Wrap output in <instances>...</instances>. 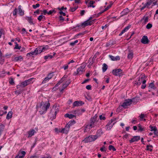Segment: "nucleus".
Masks as SVG:
<instances>
[{
	"mask_svg": "<svg viewBox=\"0 0 158 158\" xmlns=\"http://www.w3.org/2000/svg\"><path fill=\"white\" fill-rule=\"evenodd\" d=\"M140 139V136H135L133 137L130 140V143H132L135 141H138Z\"/></svg>",
	"mask_w": 158,
	"mask_h": 158,
	"instance_id": "nucleus-15",
	"label": "nucleus"
},
{
	"mask_svg": "<svg viewBox=\"0 0 158 158\" xmlns=\"http://www.w3.org/2000/svg\"><path fill=\"white\" fill-rule=\"evenodd\" d=\"M122 73V70L120 69L113 70L112 73L115 76H120Z\"/></svg>",
	"mask_w": 158,
	"mask_h": 158,
	"instance_id": "nucleus-4",
	"label": "nucleus"
},
{
	"mask_svg": "<svg viewBox=\"0 0 158 158\" xmlns=\"http://www.w3.org/2000/svg\"><path fill=\"white\" fill-rule=\"evenodd\" d=\"M109 56L112 60L114 61L119 60L120 59V57L118 56L114 57L111 55H109Z\"/></svg>",
	"mask_w": 158,
	"mask_h": 158,
	"instance_id": "nucleus-18",
	"label": "nucleus"
},
{
	"mask_svg": "<svg viewBox=\"0 0 158 158\" xmlns=\"http://www.w3.org/2000/svg\"><path fill=\"white\" fill-rule=\"evenodd\" d=\"M95 2L94 1H90L88 5V7H92L93 8L95 7V6L93 5L94 3H95Z\"/></svg>",
	"mask_w": 158,
	"mask_h": 158,
	"instance_id": "nucleus-19",
	"label": "nucleus"
},
{
	"mask_svg": "<svg viewBox=\"0 0 158 158\" xmlns=\"http://www.w3.org/2000/svg\"><path fill=\"white\" fill-rule=\"evenodd\" d=\"M116 118H113V119H112L110 120V121L111 122V123H113V122H115L116 121Z\"/></svg>",
	"mask_w": 158,
	"mask_h": 158,
	"instance_id": "nucleus-61",
	"label": "nucleus"
},
{
	"mask_svg": "<svg viewBox=\"0 0 158 158\" xmlns=\"http://www.w3.org/2000/svg\"><path fill=\"white\" fill-rule=\"evenodd\" d=\"M40 6V4L39 3H37L36 5H32V7L34 9H36L37 7H39Z\"/></svg>",
	"mask_w": 158,
	"mask_h": 158,
	"instance_id": "nucleus-46",
	"label": "nucleus"
},
{
	"mask_svg": "<svg viewBox=\"0 0 158 158\" xmlns=\"http://www.w3.org/2000/svg\"><path fill=\"white\" fill-rule=\"evenodd\" d=\"M59 109L58 108H56V105H54L52 107L50 113V114H52L54 115L53 116V118H56V116L57 113L59 111Z\"/></svg>",
	"mask_w": 158,
	"mask_h": 158,
	"instance_id": "nucleus-3",
	"label": "nucleus"
},
{
	"mask_svg": "<svg viewBox=\"0 0 158 158\" xmlns=\"http://www.w3.org/2000/svg\"><path fill=\"white\" fill-rule=\"evenodd\" d=\"M133 52L132 51H129V53L128 54L127 56V58L129 59H132L133 57Z\"/></svg>",
	"mask_w": 158,
	"mask_h": 158,
	"instance_id": "nucleus-26",
	"label": "nucleus"
},
{
	"mask_svg": "<svg viewBox=\"0 0 158 158\" xmlns=\"http://www.w3.org/2000/svg\"><path fill=\"white\" fill-rule=\"evenodd\" d=\"M27 20L31 24H34V23L32 22V19L31 17H27Z\"/></svg>",
	"mask_w": 158,
	"mask_h": 158,
	"instance_id": "nucleus-35",
	"label": "nucleus"
},
{
	"mask_svg": "<svg viewBox=\"0 0 158 158\" xmlns=\"http://www.w3.org/2000/svg\"><path fill=\"white\" fill-rule=\"evenodd\" d=\"M149 87H151L152 88H154V83H151L149 84Z\"/></svg>",
	"mask_w": 158,
	"mask_h": 158,
	"instance_id": "nucleus-51",
	"label": "nucleus"
},
{
	"mask_svg": "<svg viewBox=\"0 0 158 158\" xmlns=\"http://www.w3.org/2000/svg\"><path fill=\"white\" fill-rule=\"evenodd\" d=\"M15 43L16 44L14 48V49H20L21 48V46H19L18 44L16 42H15Z\"/></svg>",
	"mask_w": 158,
	"mask_h": 158,
	"instance_id": "nucleus-37",
	"label": "nucleus"
},
{
	"mask_svg": "<svg viewBox=\"0 0 158 158\" xmlns=\"http://www.w3.org/2000/svg\"><path fill=\"white\" fill-rule=\"evenodd\" d=\"M98 116L95 114L93 117L90 118V123L87 126V128L89 127V129H90L92 127H94L95 126V123L96 122V120Z\"/></svg>",
	"mask_w": 158,
	"mask_h": 158,
	"instance_id": "nucleus-1",
	"label": "nucleus"
},
{
	"mask_svg": "<svg viewBox=\"0 0 158 158\" xmlns=\"http://www.w3.org/2000/svg\"><path fill=\"white\" fill-rule=\"evenodd\" d=\"M149 127L151 128V131H154V133L155 134H156L157 131V129L156 127H154L151 125Z\"/></svg>",
	"mask_w": 158,
	"mask_h": 158,
	"instance_id": "nucleus-32",
	"label": "nucleus"
},
{
	"mask_svg": "<svg viewBox=\"0 0 158 158\" xmlns=\"http://www.w3.org/2000/svg\"><path fill=\"white\" fill-rule=\"evenodd\" d=\"M92 24L91 22H88V20H86L85 21L84 23H82L80 26H78V27L81 26L83 28L85 27L91 25Z\"/></svg>",
	"mask_w": 158,
	"mask_h": 158,
	"instance_id": "nucleus-12",
	"label": "nucleus"
},
{
	"mask_svg": "<svg viewBox=\"0 0 158 158\" xmlns=\"http://www.w3.org/2000/svg\"><path fill=\"white\" fill-rule=\"evenodd\" d=\"M115 123V122L112 123H111V122L110 121L106 126L107 129L108 130H110L111 129Z\"/></svg>",
	"mask_w": 158,
	"mask_h": 158,
	"instance_id": "nucleus-16",
	"label": "nucleus"
},
{
	"mask_svg": "<svg viewBox=\"0 0 158 158\" xmlns=\"http://www.w3.org/2000/svg\"><path fill=\"white\" fill-rule=\"evenodd\" d=\"M75 123V121L73 119H72L66 125H67V126H69V128H70V126L74 124Z\"/></svg>",
	"mask_w": 158,
	"mask_h": 158,
	"instance_id": "nucleus-24",
	"label": "nucleus"
},
{
	"mask_svg": "<svg viewBox=\"0 0 158 158\" xmlns=\"http://www.w3.org/2000/svg\"><path fill=\"white\" fill-rule=\"evenodd\" d=\"M53 56H52L51 55L46 56H44V59L45 60H47V59L49 58L50 59H52V58Z\"/></svg>",
	"mask_w": 158,
	"mask_h": 158,
	"instance_id": "nucleus-41",
	"label": "nucleus"
},
{
	"mask_svg": "<svg viewBox=\"0 0 158 158\" xmlns=\"http://www.w3.org/2000/svg\"><path fill=\"white\" fill-rule=\"evenodd\" d=\"M85 67V65H83L80 66L77 69V74H82V72L84 71V69Z\"/></svg>",
	"mask_w": 158,
	"mask_h": 158,
	"instance_id": "nucleus-8",
	"label": "nucleus"
},
{
	"mask_svg": "<svg viewBox=\"0 0 158 158\" xmlns=\"http://www.w3.org/2000/svg\"><path fill=\"white\" fill-rule=\"evenodd\" d=\"M146 82V80H141L139 78L137 81H135L134 83L135 85H140L141 82H142L143 84H144Z\"/></svg>",
	"mask_w": 158,
	"mask_h": 158,
	"instance_id": "nucleus-11",
	"label": "nucleus"
},
{
	"mask_svg": "<svg viewBox=\"0 0 158 158\" xmlns=\"http://www.w3.org/2000/svg\"><path fill=\"white\" fill-rule=\"evenodd\" d=\"M105 146H103V147L101 148L100 149V150L102 151V152H103V151H106V150L105 149Z\"/></svg>",
	"mask_w": 158,
	"mask_h": 158,
	"instance_id": "nucleus-62",
	"label": "nucleus"
},
{
	"mask_svg": "<svg viewBox=\"0 0 158 158\" xmlns=\"http://www.w3.org/2000/svg\"><path fill=\"white\" fill-rule=\"evenodd\" d=\"M41 158H52L51 157L48 155L44 156Z\"/></svg>",
	"mask_w": 158,
	"mask_h": 158,
	"instance_id": "nucleus-57",
	"label": "nucleus"
},
{
	"mask_svg": "<svg viewBox=\"0 0 158 158\" xmlns=\"http://www.w3.org/2000/svg\"><path fill=\"white\" fill-rule=\"evenodd\" d=\"M152 24L150 23H148L146 26V27L147 29H149L152 27Z\"/></svg>",
	"mask_w": 158,
	"mask_h": 158,
	"instance_id": "nucleus-42",
	"label": "nucleus"
},
{
	"mask_svg": "<svg viewBox=\"0 0 158 158\" xmlns=\"http://www.w3.org/2000/svg\"><path fill=\"white\" fill-rule=\"evenodd\" d=\"M132 103L131 99H128L125 100L124 102L122 105V106L126 108L127 106L130 105Z\"/></svg>",
	"mask_w": 158,
	"mask_h": 158,
	"instance_id": "nucleus-5",
	"label": "nucleus"
},
{
	"mask_svg": "<svg viewBox=\"0 0 158 158\" xmlns=\"http://www.w3.org/2000/svg\"><path fill=\"white\" fill-rule=\"evenodd\" d=\"M84 104V103L81 101H77L74 102L73 103V107H74L75 106H81Z\"/></svg>",
	"mask_w": 158,
	"mask_h": 158,
	"instance_id": "nucleus-6",
	"label": "nucleus"
},
{
	"mask_svg": "<svg viewBox=\"0 0 158 158\" xmlns=\"http://www.w3.org/2000/svg\"><path fill=\"white\" fill-rule=\"evenodd\" d=\"M86 88L88 90L91 89V86L90 85H88L86 86Z\"/></svg>",
	"mask_w": 158,
	"mask_h": 158,
	"instance_id": "nucleus-60",
	"label": "nucleus"
},
{
	"mask_svg": "<svg viewBox=\"0 0 158 158\" xmlns=\"http://www.w3.org/2000/svg\"><path fill=\"white\" fill-rule=\"evenodd\" d=\"M37 48L35 49L33 51V52H31L30 53H28L27 54V56H31L32 55H37L38 54H39L38 52L37 51Z\"/></svg>",
	"mask_w": 158,
	"mask_h": 158,
	"instance_id": "nucleus-17",
	"label": "nucleus"
},
{
	"mask_svg": "<svg viewBox=\"0 0 158 158\" xmlns=\"http://www.w3.org/2000/svg\"><path fill=\"white\" fill-rule=\"evenodd\" d=\"M16 87L17 89H23V86L21 84V83L20 85H18Z\"/></svg>",
	"mask_w": 158,
	"mask_h": 158,
	"instance_id": "nucleus-48",
	"label": "nucleus"
},
{
	"mask_svg": "<svg viewBox=\"0 0 158 158\" xmlns=\"http://www.w3.org/2000/svg\"><path fill=\"white\" fill-rule=\"evenodd\" d=\"M64 117L66 118H69L70 119H72L75 117L76 116L71 114H66L64 115Z\"/></svg>",
	"mask_w": 158,
	"mask_h": 158,
	"instance_id": "nucleus-20",
	"label": "nucleus"
},
{
	"mask_svg": "<svg viewBox=\"0 0 158 158\" xmlns=\"http://www.w3.org/2000/svg\"><path fill=\"white\" fill-rule=\"evenodd\" d=\"M12 111H9L6 117V118L7 119H9V118H11L12 117Z\"/></svg>",
	"mask_w": 158,
	"mask_h": 158,
	"instance_id": "nucleus-31",
	"label": "nucleus"
},
{
	"mask_svg": "<svg viewBox=\"0 0 158 158\" xmlns=\"http://www.w3.org/2000/svg\"><path fill=\"white\" fill-rule=\"evenodd\" d=\"M48 48V46H46L45 47H40L37 48V50L38 52H39V53H40L44 51L45 50Z\"/></svg>",
	"mask_w": 158,
	"mask_h": 158,
	"instance_id": "nucleus-9",
	"label": "nucleus"
},
{
	"mask_svg": "<svg viewBox=\"0 0 158 158\" xmlns=\"http://www.w3.org/2000/svg\"><path fill=\"white\" fill-rule=\"evenodd\" d=\"M44 18L45 19V17L44 16H43V15H40L39 16V17L38 18V19L40 21L42 19Z\"/></svg>",
	"mask_w": 158,
	"mask_h": 158,
	"instance_id": "nucleus-44",
	"label": "nucleus"
},
{
	"mask_svg": "<svg viewBox=\"0 0 158 158\" xmlns=\"http://www.w3.org/2000/svg\"><path fill=\"white\" fill-rule=\"evenodd\" d=\"M60 18V20L62 21V22L64 21V18L62 17V16L60 15L59 16Z\"/></svg>",
	"mask_w": 158,
	"mask_h": 158,
	"instance_id": "nucleus-63",
	"label": "nucleus"
},
{
	"mask_svg": "<svg viewBox=\"0 0 158 158\" xmlns=\"http://www.w3.org/2000/svg\"><path fill=\"white\" fill-rule=\"evenodd\" d=\"M129 12V9L128 8H126L123 10L122 13L123 15H127Z\"/></svg>",
	"mask_w": 158,
	"mask_h": 158,
	"instance_id": "nucleus-25",
	"label": "nucleus"
},
{
	"mask_svg": "<svg viewBox=\"0 0 158 158\" xmlns=\"http://www.w3.org/2000/svg\"><path fill=\"white\" fill-rule=\"evenodd\" d=\"M148 16H147L146 17H143L141 20V21H143V23L145 24L148 22Z\"/></svg>",
	"mask_w": 158,
	"mask_h": 158,
	"instance_id": "nucleus-22",
	"label": "nucleus"
},
{
	"mask_svg": "<svg viewBox=\"0 0 158 158\" xmlns=\"http://www.w3.org/2000/svg\"><path fill=\"white\" fill-rule=\"evenodd\" d=\"M35 132V130L32 129L29 131L28 133L29 134L28 137H31L34 135V133Z\"/></svg>",
	"mask_w": 158,
	"mask_h": 158,
	"instance_id": "nucleus-23",
	"label": "nucleus"
},
{
	"mask_svg": "<svg viewBox=\"0 0 158 158\" xmlns=\"http://www.w3.org/2000/svg\"><path fill=\"white\" fill-rule=\"evenodd\" d=\"M23 60V58L21 56L16 57L14 58V60L16 61L19 60L21 61Z\"/></svg>",
	"mask_w": 158,
	"mask_h": 158,
	"instance_id": "nucleus-27",
	"label": "nucleus"
},
{
	"mask_svg": "<svg viewBox=\"0 0 158 158\" xmlns=\"http://www.w3.org/2000/svg\"><path fill=\"white\" fill-rule=\"evenodd\" d=\"M91 60V58H90L88 60L89 62V63L88 66H89V67L91 66L94 62L93 60V59H92L91 61H90Z\"/></svg>",
	"mask_w": 158,
	"mask_h": 158,
	"instance_id": "nucleus-39",
	"label": "nucleus"
},
{
	"mask_svg": "<svg viewBox=\"0 0 158 158\" xmlns=\"http://www.w3.org/2000/svg\"><path fill=\"white\" fill-rule=\"evenodd\" d=\"M4 61V56L0 57V64H2Z\"/></svg>",
	"mask_w": 158,
	"mask_h": 158,
	"instance_id": "nucleus-43",
	"label": "nucleus"
},
{
	"mask_svg": "<svg viewBox=\"0 0 158 158\" xmlns=\"http://www.w3.org/2000/svg\"><path fill=\"white\" fill-rule=\"evenodd\" d=\"M50 106V103L48 102L47 104L46 103L45 104H44V106L42 107V109L43 110V112L42 114L44 112H45L49 108Z\"/></svg>",
	"mask_w": 158,
	"mask_h": 158,
	"instance_id": "nucleus-10",
	"label": "nucleus"
},
{
	"mask_svg": "<svg viewBox=\"0 0 158 158\" xmlns=\"http://www.w3.org/2000/svg\"><path fill=\"white\" fill-rule=\"evenodd\" d=\"M23 90H24V89H19L18 90H17V91H15V94H20L21 93H22V92Z\"/></svg>",
	"mask_w": 158,
	"mask_h": 158,
	"instance_id": "nucleus-38",
	"label": "nucleus"
},
{
	"mask_svg": "<svg viewBox=\"0 0 158 158\" xmlns=\"http://www.w3.org/2000/svg\"><path fill=\"white\" fill-rule=\"evenodd\" d=\"M33 79V78H31L28 80H25L24 81L21 82V84L23 85V87H24L30 84L32 80Z\"/></svg>",
	"mask_w": 158,
	"mask_h": 158,
	"instance_id": "nucleus-7",
	"label": "nucleus"
},
{
	"mask_svg": "<svg viewBox=\"0 0 158 158\" xmlns=\"http://www.w3.org/2000/svg\"><path fill=\"white\" fill-rule=\"evenodd\" d=\"M17 10L16 8L14 10L13 12V14L14 15H15L17 13Z\"/></svg>",
	"mask_w": 158,
	"mask_h": 158,
	"instance_id": "nucleus-59",
	"label": "nucleus"
},
{
	"mask_svg": "<svg viewBox=\"0 0 158 158\" xmlns=\"http://www.w3.org/2000/svg\"><path fill=\"white\" fill-rule=\"evenodd\" d=\"M55 132L57 133H58L59 132L61 133L60 131L61 130H59L58 128H55Z\"/></svg>",
	"mask_w": 158,
	"mask_h": 158,
	"instance_id": "nucleus-52",
	"label": "nucleus"
},
{
	"mask_svg": "<svg viewBox=\"0 0 158 158\" xmlns=\"http://www.w3.org/2000/svg\"><path fill=\"white\" fill-rule=\"evenodd\" d=\"M49 80V79L47 77H46L42 81V83L43 84L45 83L46 81H48Z\"/></svg>",
	"mask_w": 158,
	"mask_h": 158,
	"instance_id": "nucleus-49",
	"label": "nucleus"
},
{
	"mask_svg": "<svg viewBox=\"0 0 158 158\" xmlns=\"http://www.w3.org/2000/svg\"><path fill=\"white\" fill-rule=\"evenodd\" d=\"M4 125L2 124L0 125V136H1L2 132L3 131L4 129Z\"/></svg>",
	"mask_w": 158,
	"mask_h": 158,
	"instance_id": "nucleus-30",
	"label": "nucleus"
},
{
	"mask_svg": "<svg viewBox=\"0 0 158 158\" xmlns=\"http://www.w3.org/2000/svg\"><path fill=\"white\" fill-rule=\"evenodd\" d=\"M111 6V5H108L106 8L103 11H105L107 10L109 8H110Z\"/></svg>",
	"mask_w": 158,
	"mask_h": 158,
	"instance_id": "nucleus-53",
	"label": "nucleus"
},
{
	"mask_svg": "<svg viewBox=\"0 0 158 158\" xmlns=\"http://www.w3.org/2000/svg\"><path fill=\"white\" fill-rule=\"evenodd\" d=\"M108 148L110 150H112L114 151H115L116 150V149L112 145H110L109 146Z\"/></svg>",
	"mask_w": 158,
	"mask_h": 158,
	"instance_id": "nucleus-36",
	"label": "nucleus"
},
{
	"mask_svg": "<svg viewBox=\"0 0 158 158\" xmlns=\"http://www.w3.org/2000/svg\"><path fill=\"white\" fill-rule=\"evenodd\" d=\"M138 126L139 128L138 131H141L144 130V128H142L140 124H138Z\"/></svg>",
	"mask_w": 158,
	"mask_h": 158,
	"instance_id": "nucleus-40",
	"label": "nucleus"
},
{
	"mask_svg": "<svg viewBox=\"0 0 158 158\" xmlns=\"http://www.w3.org/2000/svg\"><path fill=\"white\" fill-rule=\"evenodd\" d=\"M9 83L11 85H13L14 83L13 79L12 78H11V80L9 81Z\"/></svg>",
	"mask_w": 158,
	"mask_h": 158,
	"instance_id": "nucleus-58",
	"label": "nucleus"
},
{
	"mask_svg": "<svg viewBox=\"0 0 158 158\" xmlns=\"http://www.w3.org/2000/svg\"><path fill=\"white\" fill-rule=\"evenodd\" d=\"M69 126L66 125L65 128H63L61 131V133H63L67 134L69 132Z\"/></svg>",
	"mask_w": 158,
	"mask_h": 158,
	"instance_id": "nucleus-14",
	"label": "nucleus"
},
{
	"mask_svg": "<svg viewBox=\"0 0 158 158\" xmlns=\"http://www.w3.org/2000/svg\"><path fill=\"white\" fill-rule=\"evenodd\" d=\"M78 42V40H76L74 42L71 43H70V45L71 46H74L76 43H77Z\"/></svg>",
	"mask_w": 158,
	"mask_h": 158,
	"instance_id": "nucleus-47",
	"label": "nucleus"
},
{
	"mask_svg": "<svg viewBox=\"0 0 158 158\" xmlns=\"http://www.w3.org/2000/svg\"><path fill=\"white\" fill-rule=\"evenodd\" d=\"M154 1V0H148V1L145 4L146 6H147V7H148Z\"/></svg>",
	"mask_w": 158,
	"mask_h": 158,
	"instance_id": "nucleus-29",
	"label": "nucleus"
},
{
	"mask_svg": "<svg viewBox=\"0 0 158 158\" xmlns=\"http://www.w3.org/2000/svg\"><path fill=\"white\" fill-rule=\"evenodd\" d=\"M63 81L60 80L59 82L56 84L55 85V86H58L59 85H60L61 83H62Z\"/></svg>",
	"mask_w": 158,
	"mask_h": 158,
	"instance_id": "nucleus-54",
	"label": "nucleus"
},
{
	"mask_svg": "<svg viewBox=\"0 0 158 158\" xmlns=\"http://www.w3.org/2000/svg\"><path fill=\"white\" fill-rule=\"evenodd\" d=\"M99 119L100 120H105L106 119V117L104 116H102V115L99 116Z\"/></svg>",
	"mask_w": 158,
	"mask_h": 158,
	"instance_id": "nucleus-50",
	"label": "nucleus"
},
{
	"mask_svg": "<svg viewBox=\"0 0 158 158\" xmlns=\"http://www.w3.org/2000/svg\"><path fill=\"white\" fill-rule=\"evenodd\" d=\"M19 14L21 16L23 15L24 14V12L21 9L20 6H19Z\"/></svg>",
	"mask_w": 158,
	"mask_h": 158,
	"instance_id": "nucleus-33",
	"label": "nucleus"
},
{
	"mask_svg": "<svg viewBox=\"0 0 158 158\" xmlns=\"http://www.w3.org/2000/svg\"><path fill=\"white\" fill-rule=\"evenodd\" d=\"M98 137L97 135L89 136L88 137L85 138L82 141L85 143L94 141Z\"/></svg>",
	"mask_w": 158,
	"mask_h": 158,
	"instance_id": "nucleus-2",
	"label": "nucleus"
},
{
	"mask_svg": "<svg viewBox=\"0 0 158 158\" xmlns=\"http://www.w3.org/2000/svg\"><path fill=\"white\" fill-rule=\"evenodd\" d=\"M144 116L145 115L143 114H140V115L139 116V117L140 118L141 120H142V119L144 118Z\"/></svg>",
	"mask_w": 158,
	"mask_h": 158,
	"instance_id": "nucleus-55",
	"label": "nucleus"
},
{
	"mask_svg": "<svg viewBox=\"0 0 158 158\" xmlns=\"http://www.w3.org/2000/svg\"><path fill=\"white\" fill-rule=\"evenodd\" d=\"M107 68H108V66L105 63L103 64V66H102V68L103 72H105L106 71V70L107 69Z\"/></svg>",
	"mask_w": 158,
	"mask_h": 158,
	"instance_id": "nucleus-28",
	"label": "nucleus"
},
{
	"mask_svg": "<svg viewBox=\"0 0 158 158\" xmlns=\"http://www.w3.org/2000/svg\"><path fill=\"white\" fill-rule=\"evenodd\" d=\"M82 114V113H81V110H77V114L78 115H81Z\"/></svg>",
	"mask_w": 158,
	"mask_h": 158,
	"instance_id": "nucleus-56",
	"label": "nucleus"
},
{
	"mask_svg": "<svg viewBox=\"0 0 158 158\" xmlns=\"http://www.w3.org/2000/svg\"><path fill=\"white\" fill-rule=\"evenodd\" d=\"M152 148L153 146L152 145H147V150L152 152Z\"/></svg>",
	"mask_w": 158,
	"mask_h": 158,
	"instance_id": "nucleus-34",
	"label": "nucleus"
},
{
	"mask_svg": "<svg viewBox=\"0 0 158 158\" xmlns=\"http://www.w3.org/2000/svg\"><path fill=\"white\" fill-rule=\"evenodd\" d=\"M85 10H81L80 14L81 16H83L85 14Z\"/></svg>",
	"mask_w": 158,
	"mask_h": 158,
	"instance_id": "nucleus-64",
	"label": "nucleus"
},
{
	"mask_svg": "<svg viewBox=\"0 0 158 158\" xmlns=\"http://www.w3.org/2000/svg\"><path fill=\"white\" fill-rule=\"evenodd\" d=\"M53 76V73H50L47 77L49 79H51Z\"/></svg>",
	"mask_w": 158,
	"mask_h": 158,
	"instance_id": "nucleus-45",
	"label": "nucleus"
},
{
	"mask_svg": "<svg viewBox=\"0 0 158 158\" xmlns=\"http://www.w3.org/2000/svg\"><path fill=\"white\" fill-rule=\"evenodd\" d=\"M142 43L144 44H146L148 43L149 40L148 37L146 36H144L143 37L142 39L141 40Z\"/></svg>",
	"mask_w": 158,
	"mask_h": 158,
	"instance_id": "nucleus-13",
	"label": "nucleus"
},
{
	"mask_svg": "<svg viewBox=\"0 0 158 158\" xmlns=\"http://www.w3.org/2000/svg\"><path fill=\"white\" fill-rule=\"evenodd\" d=\"M139 100V98L138 97H135V98H133L132 99H131V103H133L134 104H135L137 102H138Z\"/></svg>",
	"mask_w": 158,
	"mask_h": 158,
	"instance_id": "nucleus-21",
	"label": "nucleus"
}]
</instances>
